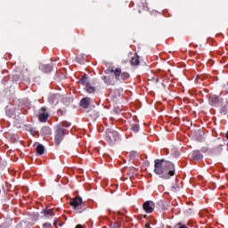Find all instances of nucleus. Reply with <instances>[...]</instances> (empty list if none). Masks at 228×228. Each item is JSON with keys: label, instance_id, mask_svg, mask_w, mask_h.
Listing matches in <instances>:
<instances>
[{"label": "nucleus", "instance_id": "25", "mask_svg": "<svg viewBox=\"0 0 228 228\" xmlns=\"http://www.w3.org/2000/svg\"><path fill=\"white\" fill-rule=\"evenodd\" d=\"M75 228H83V225L77 224Z\"/></svg>", "mask_w": 228, "mask_h": 228}, {"label": "nucleus", "instance_id": "16", "mask_svg": "<svg viewBox=\"0 0 228 228\" xmlns=\"http://www.w3.org/2000/svg\"><path fill=\"white\" fill-rule=\"evenodd\" d=\"M42 70H44V72L49 73L53 71V66L52 65H44L42 66Z\"/></svg>", "mask_w": 228, "mask_h": 228}, {"label": "nucleus", "instance_id": "18", "mask_svg": "<svg viewBox=\"0 0 228 228\" xmlns=\"http://www.w3.org/2000/svg\"><path fill=\"white\" fill-rule=\"evenodd\" d=\"M44 215L49 218L50 216H54V212H53V210H46L44 212Z\"/></svg>", "mask_w": 228, "mask_h": 228}, {"label": "nucleus", "instance_id": "14", "mask_svg": "<svg viewBox=\"0 0 228 228\" xmlns=\"http://www.w3.org/2000/svg\"><path fill=\"white\" fill-rule=\"evenodd\" d=\"M131 65L136 66V65H140V59L138 56L134 55L132 59H131Z\"/></svg>", "mask_w": 228, "mask_h": 228}, {"label": "nucleus", "instance_id": "23", "mask_svg": "<svg viewBox=\"0 0 228 228\" xmlns=\"http://www.w3.org/2000/svg\"><path fill=\"white\" fill-rule=\"evenodd\" d=\"M53 225H55V227H56V225H58V220H54Z\"/></svg>", "mask_w": 228, "mask_h": 228}, {"label": "nucleus", "instance_id": "20", "mask_svg": "<svg viewBox=\"0 0 228 228\" xmlns=\"http://www.w3.org/2000/svg\"><path fill=\"white\" fill-rule=\"evenodd\" d=\"M30 134H32V136H37V134H38V132L35 129H30Z\"/></svg>", "mask_w": 228, "mask_h": 228}, {"label": "nucleus", "instance_id": "11", "mask_svg": "<svg viewBox=\"0 0 228 228\" xmlns=\"http://www.w3.org/2000/svg\"><path fill=\"white\" fill-rule=\"evenodd\" d=\"M85 90H86V92H87V94H94L95 87H94V86H92V84H87L85 86Z\"/></svg>", "mask_w": 228, "mask_h": 228}, {"label": "nucleus", "instance_id": "26", "mask_svg": "<svg viewBox=\"0 0 228 228\" xmlns=\"http://www.w3.org/2000/svg\"><path fill=\"white\" fill-rule=\"evenodd\" d=\"M225 138L228 140V131L225 134Z\"/></svg>", "mask_w": 228, "mask_h": 228}, {"label": "nucleus", "instance_id": "19", "mask_svg": "<svg viewBox=\"0 0 228 228\" xmlns=\"http://www.w3.org/2000/svg\"><path fill=\"white\" fill-rule=\"evenodd\" d=\"M132 131H134V133H138V131H140V126L137 124L132 125Z\"/></svg>", "mask_w": 228, "mask_h": 228}, {"label": "nucleus", "instance_id": "8", "mask_svg": "<svg viewBox=\"0 0 228 228\" xmlns=\"http://www.w3.org/2000/svg\"><path fill=\"white\" fill-rule=\"evenodd\" d=\"M49 118V113H47V108L42 107L39 110V120L40 122H47Z\"/></svg>", "mask_w": 228, "mask_h": 228}, {"label": "nucleus", "instance_id": "4", "mask_svg": "<svg viewBox=\"0 0 228 228\" xmlns=\"http://www.w3.org/2000/svg\"><path fill=\"white\" fill-rule=\"evenodd\" d=\"M105 140L109 145H113L120 140V135L118 134V132L110 128L107 129L105 132Z\"/></svg>", "mask_w": 228, "mask_h": 228}, {"label": "nucleus", "instance_id": "6", "mask_svg": "<svg viewBox=\"0 0 228 228\" xmlns=\"http://www.w3.org/2000/svg\"><path fill=\"white\" fill-rule=\"evenodd\" d=\"M209 104H211V106L222 108V106H224V100L216 95H213L209 97Z\"/></svg>", "mask_w": 228, "mask_h": 228}, {"label": "nucleus", "instance_id": "12", "mask_svg": "<svg viewBox=\"0 0 228 228\" xmlns=\"http://www.w3.org/2000/svg\"><path fill=\"white\" fill-rule=\"evenodd\" d=\"M192 158L196 160L199 161V159H202V153L199 151H194L192 152Z\"/></svg>", "mask_w": 228, "mask_h": 228}, {"label": "nucleus", "instance_id": "9", "mask_svg": "<svg viewBox=\"0 0 228 228\" xmlns=\"http://www.w3.org/2000/svg\"><path fill=\"white\" fill-rule=\"evenodd\" d=\"M80 106L82 108H88V106H90V98L88 97L83 98L80 102Z\"/></svg>", "mask_w": 228, "mask_h": 228}, {"label": "nucleus", "instance_id": "7", "mask_svg": "<svg viewBox=\"0 0 228 228\" xmlns=\"http://www.w3.org/2000/svg\"><path fill=\"white\" fill-rule=\"evenodd\" d=\"M154 208H156V205L151 200L145 201L142 204V209L145 211V213H153Z\"/></svg>", "mask_w": 228, "mask_h": 228}, {"label": "nucleus", "instance_id": "13", "mask_svg": "<svg viewBox=\"0 0 228 228\" xmlns=\"http://www.w3.org/2000/svg\"><path fill=\"white\" fill-rule=\"evenodd\" d=\"M37 154L42 156V154H44V152H45V148L44 147V145H42V144L37 145Z\"/></svg>", "mask_w": 228, "mask_h": 228}, {"label": "nucleus", "instance_id": "17", "mask_svg": "<svg viewBox=\"0 0 228 228\" xmlns=\"http://www.w3.org/2000/svg\"><path fill=\"white\" fill-rule=\"evenodd\" d=\"M103 81L106 85H115V82L110 77H104Z\"/></svg>", "mask_w": 228, "mask_h": 228}, {"label": "nucleus", "instance_id": "24", "mask_svg": "<svg viewBox=\"0 0 228 228\" xmlns=\"http://www.w3.org/2000/svg\"><path fill=\"white\" fill-rule=\"evenodd\" d=\"M145 227H147V228H151V224L147 223V224H145Z\"/></svg>", "mask_w": 228, "mask_h": 228}, {"label": "nucleus", "instance_id": "22", "mask_svg": "<svg viewBox=\"0 0 228 228\" xmlns=\"http://www.w3.org/2000/svg\"><path fill=\"white\" fill-rule=\"evenodd\" d=\"M179 227L178 228H188L187 226H185L184 224L179 223L178 224Z\"/></svg>", "mask_w": 228, "mask_h": 228}, {"label": "nucleus", "instance_id": "10", "mask_svg": "<svg viewBox=\"0 0 228 228\" xmlns=\"http://www.w3.org/2000/svg\"><path fill=\"white\" fill-rule=\"evenodd\" d=\"M41 134L43 136H49V134H51V128L49 126H44L41 129Z\"/></svg>", "mask_w": 228, "mask_h": 228}, {"label": "nucleus", "instance_id": "3", "mask_svg": "<svg viewBox=\"0 0 228 228\" xmlns=\"http://www.w3.org/2000/svg\"><path fill=\"white\" fill-rule=\"evenodd\" d=\"M69 206H71L77 213H83L86 211V206L83 204V199L81 197L73 198L69 201Z\"/></svg>", "mask_w": 228, "mask_h": 228}, {"label": "nucleus", "instance_id": "5", "mask_svg": "<svg viewBox=\"0 0 228 228\" xmlns=\"http://www.w3.org/2000/svg\"><path fill=\"white\" fill-rule=\"evenodd\" d=\"M110 72L114 74L116 81H119V83H122V81H126L130 77L129 74L126 71L122 72V69L120 68L110 69Z\"/></svg>", "mask_w": 228, "mask_h": 228}, {"label": "nucleus", "instance_id": "21", "mask_svg": "<svg viewBox=\"0 0 228 228\" xmlns=\"http://www.w3.org/2000/svg\"><path fill=\"white\" fill-rule=\"evenodd\" d=\"M43 227H44V228H51L52 225H51V224H49V223H45V224H43Z\"/></svg>", "mask_w": 228, "mask_h": 228}, {"label": "nucleus", "instance_id": "1", "mask_svg": "<svg viewBox=\"0 0 228 228\" xmlns=\"http://www.w3.org/2000/svg\"><path fill=\"white\" fill-rule=\"evenodd\" d=\"M154 172L161 179H170L175 175V166L174 163L165 159H155Z\"/></svg>", "mask_w": 228, "mask_h": 228}, {"label": "nucleus", "instance_id": "2", "mask_svg": "<svg viewBox=\"0 0 228 228\" xmlns=\"http://www.w3.org/2000/svg\"><path fill=\"white\" fill-rule=\"evenodd\" d=\"M64 127H70V123L68 121H63L61 125L57 127L54 137V142L57 146L61 143L63 136H65V134H68L69 133V131H67V129H65Z\"/></svg>", "mask_w": 228, "mask_h": 228}, {"label": "nucleus", "instance_id": "15", "mask_svg": "<svg viewBox=\"0 0 228 228\" xmlns=\"http://www.w3.org/2000/svg\"><path fill=\"white\" fill-rule=\"evenodd\" d=\"M80 83L81 85H84L85 86H86L87 85L90 84V82H88V77L86 75H84L82 77V78L80 79Z\"/></svg>", "mask_w": 228, "mask_h": 228}]
</instances>
